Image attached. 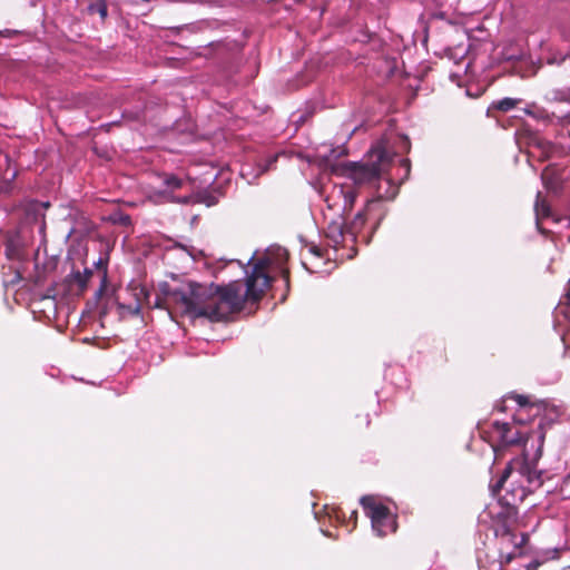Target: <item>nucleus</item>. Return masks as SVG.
Here are the masks:
<instances>
[{"label":"nucleus","instance_id":"obj_26","mask_svg":"<svg viewBox=\"0 0 570 570\" xmlns=\"http://www.w3.org/2000/svg\"><path fill=\"white\" fill-rule=\"evenodd\" d=\"M311 252H312L314 255L318 256V257H322V256H323V253H322L321 248H318L317 246H312V247H311Z\"/></svg>","mask_w":570,"mask_h":570},{"label":"nucleus","instance_id":"obj_1","mask_svg":"<svg viewBox=\"0 0 570 570\" xmlns=\"http://www.w3.org/2000/svg\"><path fill=\"white\" fill-rule=\"evenodd\" d=\"M269 264L271 261L266 257L253 263L245 279V292L242 281H233L226 285L188 282L176 287L164 283L153 304L149 302V291L144 286H137L134 288L135 305L119 304V307L132 315H139L142 306L147 305L153 308L174 309L194 318L226 321L230 315L240 312L245 303H257L264 297L273 283V277L268 274Z\"/></svg>","mask_w":570,"mask_h":570},{"label":"nucleus","instance_id":"obj_13","mask_svg":"<svg viewBox=\"0 0 570 570\" xmlns=\"http://www.w3.org/2000/svg\"><path fill=\"white\" fill-rule=\"evenodd\" d=\"M90 13H98L102 20L108 16V7L105 0H97L88 7Z\"/></svg>","mask_w":570,"mask_h":570},{"label":"nucleus","instance_id":"obj_12","mask_svg":"<svg viewBox=\"0 0 570 570\" xmlns=\"http://www.w3.org/2000/svg\"><path fill=\"white\" fill-rule=\"evenodd\" d=\"M350 424L351 429L354 431H365L371 424L370 415L367 413L356 414Z\"/></svg>","mask_w":570,"mask_h":570},{"label":"nucleus","instance_id":"obj_16","mask_svg":"<svg viewBox=\"0 0 570 570\" xmlns=\"http://www.w3.org/2000/svg\"><path fill=\"white\" fill-rule=\"evenodd\" d=\"M487 116L499 122V101H492L487 109Z\"/></svg>","mask_w":570,"mask_h":570},{"label":"nucleus","instance_id":"obj_5","mask_svg":"<svg viewBox=\"0 0 570 570\" xmlns=\"http://www.w3.org/2000/svg\"><path fill=\"white\" fill-rule=\"evenodd\" d=\"M361 504L366 515L372 521L373 529L379 535L384 537L387 533L396 531L397 524L395 515H393L390 509L379 502L374 497L366 495L361 499Z\"/></svg>","mask_w":570,"mask_h":570},{"label":"nucleus","instance_id":"obj_6","mask_svg":"<svg viewBox=\"0 0 570 570\" xmlns=\"http://www.w3.org/2000/svg\"><path fill=\"white\" fill-rule=\"evenodd\" d=\"M525 57L522 39L508 40L501 50V73L508 71L511 73H521L519 65Z\"/></svg>","mask_w":570,"mask_h":570},{"label":"nucleus","instance_id":"obj_11","mask_svg":"<svg viewBox=\"0 0 570 570\" xmlns=\"http://www.w3.org/2000/svg\"><path fill=\"white\" fill-rule=\"evenodd\" d=\"M534 212L537 217V225L539 226V219L548 217L550 215V207L546 203L544 198H542L541 193L537 194V199L534 204Z\"/></svg>","mask_w":570,"mask_h":570},{"label":"nucleus","instance_id":"obj_10","mask_svg":"<svg viewBox=\"0 0 570 570\" xmlns=\"http://www.w3.org/2000/svg\"><path fill=\"white\" fill-rule=\"evenodd\" d=\"M160 178L163 179V185L170 191L180 189L184 185V180L174 174L165 173L160 175Z\"/></svg>","mask_w":570,"mask_h":570},{"label":"nucleus","instance_id":"obj_18","mask_svg":"<svg viewBox=\"0 0 570 570\" xmlns=\"http://www.w3.org/2000/svg\"><path fill=\"white\" fill-rule=\"evenodd\" d=\"M106 288H107V271L104 272L100 286L97 289V292L95 293V296L97 299L102 297V295L106 292Z\"/></svg>","mask_w":570,"mask_h":570},{"label":"nucleus","instance_id":"obj_23","mask_svg":"<svg viewBox=\"0 0 570 570\" xmlns=\"http://www.w3.org/2000/svg\"><path fill=\"white\" fill-rule=\"evenodd\" d=\"M401 166L405 169L406 174L409 175L410 173V169H411V164H410V160L409 159H402L400 161Z\"/></svg>","mask_w":570,"mask_h":570},{"label":"nucleus","instance_id":"obj_22","mask_svg":"<svg viewBox=\"0 0 570 570\" xmlns=\"http://www.w3.org/2000/svg\"><path fill=\"white\" fill-rule=\"evenodd\" d=\"M282 278L284 279L287 289L289 288V271L287 268H284L282 271Z\"/></svg>","mask_w":570,"mask_h":570},{"label":"nucleus","instance_id":"obj_3","mask_svg":"<svg viewBox=\"0 0 570 570\" xmlns=\"http://www.w3.org/2000/svg\"><path fill=\"white\" fill-rule=\"evenodd\" d=\"M367 160L364 164L348 163L345 171L355 185L363 186L372 184L381 178V175L390 167L393 155L387 150L385 141H377L366 154Z\"/></svg>","mask_w":570,"mask_h":570},{"label":"nucleus","instance_id":"obj_9","mask_svg":"<svg viewBox=\"0 0 570 570\" xmlns=\"http://www.w3.org/2000/svg\"><path fill=\"white\" fill-rule=\"evenodd\" d=\"M346 224L344 222L333 220L327 225L326 237L333 243L340 244L344 239V235L347 233Z\"/></svg>","mask_w":570,"mask_h":570},{"label":"nucleus","instance_id":"obj_17","mask_svg":"<svg viewBox=\"0 0 570 570\" xmlns=\"http://www.w3.org/2000/svg\"><path fill=\"white\" fill-rule=\"evenodd\" d=\"M552 99L556 101H570V91L554 90Z\"/></svg>","mask_w":570,"mask_h":570},{"label":"nucleus","instance_id":"obj_24","mask_svg":"<svg viewBox=\"0 0 570 570\" xmlns=\"http://www.w3.org/2000/svg\"><path fill=\"white\" fill-rule=\"evenodd\" d=\"M539 566H540V562L534 560L525 566V570H537Z\"/></svg>","mask_w":570,"mask_h":570},{"label":"nucleus","instance_id":"obj_19","mask_svg":"<svg viewBox=\"0 0 570 570\" xmlns=\"http://www.w3.org/2000/svg\"><path fill=\"white\" fill-rule=\"evenodd\" d=\"M539 441H540V444H539L538 450H537V452H535V454H534V456L532 459L533 461H537L541 456V454H542V445H543V441H544V432L540 433Z\"/></svg>","mask_w":570,"mask_h":570},{"label":"nucleus","instance_id":"obj_14","mask_svg":"<svg viewBox=\"0 0 570 570\" xmlns=\"http://www.w3.org/2000/svg\"><path fill=\"white\" fill-rule=\"evenodd\" d=\"M338 193L342 194L343 197H344V210L345 209L351 210L353 205H354L355 197H356L354 191L353 190H348V191L344 193V189L340 188Z\"/></svg>","mask_w":570,"mask_h":570},{"label":"nucleus","instance_id":"obj_2","mask_svg":"<svg viewBox=\"0 0 570 570\" xmlns=\"http://www.w3.org/2000/svg\"><path fill=\"white\" fill-rule=\"evenodd\" d=\"M514 401L518 404V410L513 414V423L502 422L501 423V450L504 446L522 445L528 439V431L524 424L530 419V411L537 410L533 415H538L541 410H546L547 404L544 402L531 403L524 395H511L501 399V412L505 411L507 402Z\"/></svg>","mask_w":570,"mask_h":570},{"label":"nucleus","instance_id":"obj_28","mask_svg":"<svg viewBox=\"0 0 570 570\" xmlns=\"http://www.w3.org/2000/svg\"><path fill=\"white\" fill-rule=\"evenodd\" d=\"M11 33H13V31H11L9 29H7L4 31H0V35L6 36V37H9Z\"/></svg>","mask_w":570,"mask_h":570},{"label":"nucleus","instance_id":"obj_4","mask_svg":"<svg viewBox=\"0 0 570 570\" xmlns=\"http://www.w3.org/2000/svg\"><path fill=\"white\" fill-rule=\"evenodd\" d=\"M517 509L501 502V559L504 557L510 562L524 553V544L528 535L523 532L515 533L511 530L510 523L517 519Z\"/></svg>","mask_w":570,"mask_h":570},{"label":"nucleus","instance_id":"obj_30","mask_svg":"<svg viewBox=\"0 0 570 570\" xmlns=\"http://www.w3.org/2000/svg\"><path fill=\"white\" fill-rule=\"evenodd\" d=\"M523 455H524L525 460H528V452L525 450L523 451Z\"/></svg>","mask_w":570,"mask_h":570},{"label":"nucleus","instance_id":"obj_25","mask_svg":"<svg viewBox=\"0 0 570 570\" xmlns=\"http://www.w3.org/2000/svg\"><path fill=\"white\" fill-rule=\"evenodd\" d=\"M490 445L493 450L494 461H495L499 458V444L494 443V442H490Z\"/></svg>","mask_w":570,"mask_h":570},{"label":"nucleus","instance_id":"obj_20","mask_svg":"<svg viewBox=\"0 0 570 570\" xmlns=\"http://www.w3.org/2000/svg\"><path fill=\"white\" fill-rule=\"evenodd\" d=\"M489 488H490L492 494L495 497L497 493L499 492V479L492 478L490 481Z\"/></svg>","mask_w":570,"mask_h":570},{"label":"nucleus","instance_id":"obj_27","mask_svg":"<svg viewBox=\"0 0 570 570\" xmlns=\"http://www.w3.org/2000/svg\"><path fill=\"white\" fill-rule=\"evenodd\" d=\"M350 520H351V521H353V528H355V525H356V520H357V511L353 510V511L351 512Z\"/></svg>","mask_w":570,"mask_h":570},{"label":"nucleus","instance_id":"obj_8","mask_svg":"<svg viewBox=\"0 0 570 570\" xmlns=\"http://www.w3.org/2000/svg\"><path fill=\"white\" fill-rule=\"evenodd\" d=\"M382 199H383L382 196H379L373 199H368L366 202L365 209L363 212L357 213L355 215L354 219L348 225H346L347 233L351 234L352 236H356V234L360 233L365 225L366 213L372 210L373 206L379 204Z\"/></svg>","mask_w":570,"mask_h":570},{"label":"nucleus","instance_id":"obj_29","mask_svg":"<svg viewBox=\"0 0 570 570\" xmlns=\"http://www.w3.org/2000/svg\"><path fill=\"white\" fill-rule=\"evenodd\" d=\"M492 425H493V428H494V429L499 430V421H494V422L492 423Z\"/></svg>","mask_w":570,"mask_h":570},{"label":"nucleus","instance_id":"obj_7","mask_svg":"<svg viewBox=\"0 0 570 570\" xmlns=\"http://www.w3.org/2000/svg\"><path fill=\"white\" fill-rule=\"evenodd\" d=\"M92 276V271L85 268L83 273L80 271H72L65 279L69 293L75 295H82L88 286Z\"/></svg>","mask_w":570,"mask_h":570},{"label":"nucleus","instance_id":"obj_15","mask_svg":"<svg viewBox=\"0 0 570 570\" xmlns=\"http://www.w3.org/2000/svg\"><path fill=\"white\" fill-rule=\"evenodd\" d=\"M521 100L514 98L501 99V111H509L513 109Z\"/></svg>","mask_w":570,"mask_h":570},{"label":"nucleus","instance_id":"obj_21","mask_svg":"<svg viewBox=\"0 0 570 570\" xmlns=\"http://www.w3.org/2000/svg\"><path fill=\"white\" fill-rule=\"evenodd\" d=\"M510 474H511V465L509 464L501 472V487L503 485L504 481L510 476Z\"/></svg>","mask_w":570,"mask_h":570}]
</instances>
